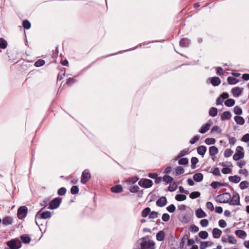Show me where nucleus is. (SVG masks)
I'll use <instances>...</instances> for the list:
<instances>
[{"mask_svg": "<svg viewBox=\"0 0 249 249\" xmlns=\"http://www.w3.org/2000/svg\"><path fill=\"white\" fill-rule=\"evenodd\" d=\"M235 233L237 236L242 239H244L247 235L246 232L244 231L241 230H236L235 231Z\"/></svg>", "mask_w": 249, "mask_h": 249, "instance_id": "nucleus-21", "label": "nucleus"}, {"mask_svg": "<svg viewBox=\"0 0 249 249\" xmlns=\"http://www.w3.org/2000/svg\"><path fill=\"white\" fill-rule=\"evenodd\" d=\"M249 185V182L247 181H243L240 182L239 186L241 189H245L248 187Z\"/></svg>", "mask_w": 249, "mask_h": 249, "instance_id": "nucleus-46", "label": "nucleus"}, {"mask_svg": "<svg viewBox=\"0 0 249 249\" xmlns=\"http://www.w3.org/2000/svg\"><path fill=\"white\" fill-rule=\"evenodd\" d=\"M189 150L188 148L184 149V150L181 151L177 157L174 159L175 160H178L179 158H181L182 157L185 156V155L188 154V151Z\"/></svg>", "mask_w": 249, "mask_h": 249, "instance_id": "nucleus-28", "label": "nucleus"}, {"mask_svg": "<svg viewBox=\"0 0 249 249\" xmlns=\"http://www.w3.org/2000/svg\"><path fill=\"white\" fill-rule=\"evenodd\" d=\"M200 224L202 227H206L208 225L209 221L206 219H203L200 221Z\"/></svg>", "mask_w": 249, "mask_h": 249, "instance_id": "nucleus-60", "label": "nucleus"}, {"mask_svg": "<svg viewBox=\"0 0 249 249\" xmlns=\"http://www.w3.org/2000/svg\"><path fill=\"white\" fill-rule=\"evenodd\" d=\"M243 148L241 146H238L236 149V153L233 156V159L235 160H238L244 157V153L242 151Z\"/></svg>", "mask_w": 249, "mask_h": 249, "instance_id": "nucleus-5", "label": "nucleus"}, {"mask_svg": "<svg viewBox=\"0 0 249 249\" xmlns=\"http://www.w3.org/2000/svg\"><path fill=\"white\" fill-rule=\"evenodd\" d=\"M198 235L201 239H205L208 236V233L206 231H201L199 232Z\"/></svg>", "mask_w": 249, "mask_h": 249, "instance_id": "nucleus-42", "label": "nucleus"}, {"mask_svg": "<svg viewBox=\"0 0 249 249\" xmlns=\"http://www.w3.org/2000/svg\"><path fill=\"white\" fill-rule=\"evenodd\" d=\"M45 62L44 60L40 59L37 60L35 62L34 65L36 67H39L43 66L45 64Z\"/></svg>", "mask_w": 249, "mask_h": 249, "instance_id": "nucleus-45", "label": "nucleus"}, {"mask_svg": "<svg viewBox=\"0 0 249 249\" xmlns=\"http://www.w3.org/2000/svg\"><path fill=\"white\" fill-rule=\"evenodd\" d=\"M139 241H141L140 243L141 249H150L155 245L154 242L151 243L150 240L147 241L145 238H142Z\"/></svg>", "mask_w": 249, "mask_h": 249, "instance_id": "nucleus-4", "label": "nucleus"}, {"mask_svg": "<svg viewBox=\"0 0 249 249\" xmlns=\"http://www.w3.org/2000/svg\"><path fill=\"white\" fill-rule=\"evenodd\" d=\"M141 187L148 188L153 185V182L151 180L147 178H142L138 182Z\"/></svg>", "mask_w": 249, "mask_h": 249, "instance_id": "nucleus-9", "label": "nucleus"}, {"mask_svg": "<svg viewBox=\"0 0 249 249\" xmlns=\"http://www.w3.org/2000/svg\"><path fill=\"white\" fill-rule=\"evenodd\" d=\"M167 203V199L165 196H161L156 201V205L160 207H162L166 205Z\"/></svg>", "mask_w": 249, "mask_h": 249, "instance_id": "nucleus-11", "label": "nucleus"}, {"mask_svg": "<svg viewBox=\"0 0 249 249\" xmlns=\"http://www.w3.org/2000/svg\"><path fill=\"white\" fill-rule=\"evenodd\" d=\"M151 209L149 207H147L143 210L142 213V216L143 217H146L148 215H149Z\"/></svg>", "mask_w": 249, "mask_h": 249, "instance_id": "nucleus-33", "label": "nucleus"}, {"mask_svg": "<svg viewBox=\"0 0 249 249\" xmlns=\"http://www.w3.org/2000/svg\"><path fill=\"white\" fill-rule=\"evenodd\" d=\"M233 152V151L231 150V149H226L224 153V157L225 158L230 157L232 155Z\"/></svg>", "mask_w": 249, "mask_h": 249, "instance_id": "nucleus-44", "label": "nucleus"}, {"mask_svg": "<svg viewBox=\"0 0 249 249\" xmlns=\"http://www.w3.org/2000/svg\"><path fill=\"white\" fill-rule=\"evenodd\" d=\"M184 169L181 166H177L176 168V175L177 176L183 174Z\"/></svg>", "mask_w": 249, "mask_h": 249, "instance_id": "nucleus-47", "label": "nucleus"}, {"mask_svg": "<svg viewBox=\"0 0 249 249\" xmlns=\"http://www.w3.org/2000/svg\"><path fill=\"white\" fill-rule=\"evenodd\" d=\"M227 80L230 85H234L239 82L238 79H227Z\"/></svg>", "mask_w": 249, "mask_h": 249, "instance_id": "nucleus-61", "label": "nucleus"}, {"mask_svg": "<svg viewBox=\"0 0 249 249\" xmlns=\"http://www.w3.org/2000/svg\"><path fill=\"white\" fill-rule=\"evenodd\" d=\"M178 164L179 165H187L188 164V159L186 158H181L178 160Z\"/></svg>", "mask_w": 249, "mask_h": 249, "instance_id": "nucleus-50", "label": "nucleus"}, {"mask_svg": "<svg viewBox=\"0 0 249 249\" xmlns=\"http://www.w3.org/2000/svg\"><path fill=\"white\" fill-rule=\"evenodd\" d=\"M43 209H44V208H43L39 211H38L36 213V214L35 216L36 222V225H38V223L37 222V219H46L47 218H50L52 216V213L49 211H45V212L41 213V211H42V210Z\"/></svg>", "mask_w": 249, "mask_h": 249, "instance_id": "nucleus-2", "label": "nucleus"}, {"mask_svg": "<svg viewBox=\"0 0 249 249\" xmlns=\"http://www.w3.org/2000/svg\"><path fill=\"white\" fill-rule=\"evenodd\" d=\"M158 216V213L155 211H152L150 212L149 218L150 219L156 218Z\"/></svg>", "mask_w": 249, "mask_h": 249, "instance_id": "nucleus-58", "label": "nucleus"}, {"mask_svg": "<svg viewBox=\"0 0 249 249\" xmlns=\"http://www.w3.org/2000/svg\"><path fill=\"white\" fill-rule=\"evenodd\" d=\"M211 132L214 133V132H217V133H220L221 130L219 128V127L217 125L213 126L212 128L211 129Z\"/></svg>", "mask_w": 249, "mask_h": 249, "instance_id": "nucleus-62", "label": "nucleus"}, {"mask_svg": "<svg viewBox=\"0 0 249 249\" xmlns=\"http://www.w3.org/2000/svg\"><path fill=\"white\" fill-rule=\"evenodd\" d=\"M22 26L25 29H29L31 25L30 22L27 19H25L22 22Z\"/></svg>", "mask_w": 249, "mask_h": 249, "instance_id": "nucleus-36", "label": "nucleus"}, {"mask_svg": "<svg viewBox=\"0 0 249 249\" xmlns=\"http://www.w3.org/2000/svg\"><path fill=\"white\" fill-rule=\"evenodd\" d=\"M175 198L178 201H181L186 199V196L184 195L178 194L176 196Z\"/></svg>", "mask_w": 249, "mask_h": 249, "instance_id": "nucleus-41", "label": "nucleus"}, {"mask_svg": "<svg viewBox=\"0 0 249 249\" xmlns=\"http://www.w3.org/2000/svg\"><path fill=\"white\" fill-rule=\"evenodd\" d=\"M191 167L192 169H195L196 168V164L198 162V160L196 157H193L191 160Z\"/></svg>", "mask_w": 249, "mask_h": 249, "instance_id": "nucleus-35", "label": "nucleus"}, {"mask_svg": "<svg viewBox=\"0 0 249 249\" xmlns=\"http://www.w3.org/2000/svg\"><path fill=\"white\" fill-rule=\"evenodd\" d=\"M235 104V100L233 99H228L225 102V105L227 107H231Z\"/></svg>", "mask_w": 249, "mask_h": 249, "instance_id": "nucleus-30", "label": "nucleus"}, {"mask_svg": "<svg viewBox=\"0 0 249 249\" xmlns=\"http://www.w3.org/2000/svg\"><path fill=\"white\" fill-rule=\"evenodd\" d=\"M234 121L235 122L240 125H243L245 123L244 119L241 116H235L234 118Z\"/></svg>", "mask_w": 249, "mask_h": 249, "instance_id": "nucleus-27", "label": "nucleus"}, {"mask_svg": "<svg viewBox=\"0 0 249 249\" xmlns=\"http://www.w3.org/2000/svg\"><path fill=\"white\" fill-rule=\"evenodd\" d=\"M177 188V185H176L175 182H173V183H170V185L168 187V189L170 192H173L175 191Z\"/></svg>", "mask_w": 249, "mask_h": 249, "instance_id": "nucleus-53", "label": "nucleus"}, {"mask_svg": "<svg viewBox=\"0 0 249 249\" xmlns=\"http://www.w3.org/2000/svg\"><path fill=\"white\" fill-rule=\"evenodd\" d=\"M231 198V195L229 193H224L218 195L216 197V201L220 203H229V200Z\"/></svg>", "mask_w": 249, "mask_h": 249, "instance_id": "nucleus-1", "label": "nucleus"}, {"mask_svg": "<svg viewBox=\"0 0 249 249\" xmlns=\"http://www.w3.org/2000/svg\"><path fill=\"white\" fill-rule=\"evenodd\" d=\"M7 43L3 38H0V48L4 49L7 47Z\"/></svg>", "mask_w": 249, "mask_h": 249, "instance_id": "nucleus-37", "label": "nucleus"}, {"mask_svg": "<svg viewBox=\"0 0 249 249\" xmlns=\"http://www.w3.org/2000/svg\"><path fill=\"white\" fill-rule=\"evenodd\" d=\"M215 71L216 72V74L220 76H224V71L220 67H215Z\"/></svg>", "mask_w": 249, "mask_h": 249, "instance_id": "nucleus-49", "label": "nucleus"}, {"mask_svg": "<svg viewBox=\"0 0 249 249\" xmlns=\"http://www.w3.org/2000/svg\"><path fill=\"white\" fill-rule=\"evenodd\" d=\"M226 137L228 138L229 140V143L231 145H233L236 142V139L235 138L231 137L229 135H227Z\"/></svg>", "mask_w": 249, "mask_h": 249, "instance_id": "nucleus-51", "label": "nucleus"}, {"mask_svg": "<svg viewBox=\"0 0 249 249\" xmlns=\"http://www.w3.org/2000/svg\"><path fill=\"white\" fill-rule=\"evenodd\" d=\"M28 209L26 206H21L18 210V217L20 219H23L27 215Z\"/></svg>", "mask_w": 249, "mask_h": 249, "instance_id": "nucleus-8", "label": "nucleus"}, {"mask_svg": "<svg viewBox=\"0 0 249 249\" xmlns=\"http://www.w3.org/2000/svg\"><path fill=\"white\" fill-rule=\"evenodd\" d=\"M62 200V199L61 197H57L54 198L49 202V206L48 208L52 210L57 208L61 203Z\"/></svg>", "mask_w": 249, "mask_h": 249, "instance_id": "nucleus-3", "label": "nucleus"}, {"mask_svg": "<svg viewBox=\"0 0 249 249\" xmlns=\"http://www.w3.org/2000/svg\"><path fill=\"white\" fill-rule=\"evenodd\" d=\"M207 150V148L204 145H201L198 147L197 148V152L198 154L202 155V156L205 154Z\"/></svg>", "mask_w": 249, "mask_h": 249, "instance_id": "nucleus-23", "label": "nucleus"}, {"mask_svg": "<svg viewBox=\"0 0 249 249\" xmlns=\"http://www.w3.org/2000/svg\"><path fill=\"white\" fill-rule=\"evenodd\" d=\"M180 221L183 223H188L190 221V218L187 214L183 215L180 218Z\"/></svg>", "mask_w": 249, "mask_h": 249, "instance_id": "nucleus-43", "label": "nucleus"}, {"mask_svg": "<svg viewBox=\"0 0 249 249\" xmlns=\"http://www.w3.org/2000/svg\"><path fill=\"white\" fill-rule=\"evenodd\" d=\"M229 204L232 206H237L240 204V196L237 193L234 192L233 193L232 197H231V199L229 201Z\"/></svg>", "mask_w": 249, "mask_h": 249, "instance_id": "nucleus-6", "label": "nucleus"}, {"mask_svg": "<svg viewBox=\"0 0 249 249\" xmlns=\"http://www.w3.org/2000/svg\"><path fill=\"white\" fill-rule=\"evenodd\" d=\"M91 178V175L88 170H85L82 172L81 179V182L85 184H86Z\"/></svg>", "mask_w": 249, "mask_h": 249, "instance_id": "nucleus-10", "label": "nucleus"}, {"mask_svg": "<svg viewBox=\"0 0 249 249\" xmlns=\"http://www.w3.org/2000/svg\"><path fill=\"white\" fill-rule=\"evenodd\" d=\"M218 152V149L215 146H212L209 147V153L211 157H215Z\"/></svg>", "mask_w": 249, "mask_h": 249, "instance_id": "nucleus-17", "label": "nucleus"}, {"mask_svg": "<svg viewBox=\"0 0 249 249\" xmlns=\"http://www.w3.org/2000/svg\"><path fill=\"white\" fill-rule=\"evenodd\" d=\"M213 175L216 176H220L221 174L220 172L219 169L218 167L215 168L212 172Z\"/></svg>", "mask_w": 249, "mask_h": 249, "instance_id": "nucleus-64", "label": "nucleus"}, {"mask_svg": "<svg viewBox=\"0 0 249 249\" xmlns=\"http://www.w3.org/2000/svg\"><path fill=\"white\" fill-rule=\"evenodd\" d=\"M140 188L138 185H134L132 186L130 189L129 191L132 193H137L139 192Z\"/></svg>", "mask_w": 249, "mask_h": 249, "instance_id": "nucleus-57", "label": "nucleus"}, {"mask_svg": "<svg viewBox=\"0 0 249 249\" xmlns=\"http://www.w3.org/2000/svg\"><path fill=\"white\" fill-rule=\"evenodd\" d=\"M215 139L214 138H206L205 140V142L208 145L213 144L215 143Z\"/></svg>", "mask_w": 249, "mask_h": 249, "instance_id": "nucleus-48", "label": "nucleus"}, {"mask_svg": "<svg viewBox=\"0 0 249 249\" xmlns=\"http://www.w3.org/2000/svg\"><path fill=\"white\" fill-rule=\"evenodd\" d=\"M13 219L11 216H6L2 219V224L5 226L11 225L13 223Z\"/></svg>", "mask_w": 249, "mask_h": 249, "instance_id": "nucleus-14", "label": "nucleus"}, {"mask_svg": "<svg viewBox=\"0 0 249 249\" xmlns=\"http://www.w3.org/2000/svg\"><path fill=\"white\" fill-rule=\"evenodd\" d=\"M138 179L139 178L137 177H133L129 178L127 181L130 183L134 184L138 180Z\"/></svg>", "mask_w": 249, "mask_h": 249, "instance_id": "nucleus-63", "label": "nucleus"}, {"mask_svg": "<svg viewBox=\"0 0 249 249\" xmlns=\"http://www.w3.org/2000/svg\"><path fill=\"white\" fill-rule=\"evenodd\" d=\"M228 242L231 244H235L237 242V240L232 235L228 236Z\"/></svg>", "mask_w": 249, "mask_h": 249, "instance_id": "nucleus-52", "label": "nucleus"}, {"mask_svg": "<svg viewBox=\"0 0 249 249\" xmlns=\"http://www.w3.org/2000/svg\"><path fill=\"white\" fill-rule=\"evenodd\" d=\"M229 180L231 182L234 183H237L240 182L241 178L240 177L235 175L234 176H230L229 177Z\"/></svg>", "mask_w": 249, "mask_h": 249, "instance_id": "nucleus-25", "label": "nucleus"}, {"mask_svg": "<svg viewBox=\"0 0 249 249\" xmlns=\"http://www.w3.org/2000/svg\"><path fill=\"white\" fill-rule=\"evenodd\" d=\"M22 242L24 244L29 243L31 241V238L26 235H22L20 236Z\"/></svg>", "mask_w": 249, "mask_h": 249, "instance_id": "nucleus-29", "label": "nucleus"}, {"mask_svg": "<svg viewBox=\"0 0 249 249\" xmlns=\"http://www.w3.org/2000/svg\"><path fill=\"white\" fill-rule=\"evenodd\" d=\"M231 117V114L230 111H224L221 115L222 121L228 120Z\"/></svg>", "mask_w": 249, "mask_h": 249, "instance_id": "nucleus-18", "label": "nucleus"}, {"mask_svg": "<svg viewBox=\"0 0 249 249\" xmlns=\"http://www.w3.org/2000/svg\"><path fill=\"white\" fill-rule=\"evenodd\" d=\"M194 180L196 182H200L203 179V175L201 173H197L194 174L193 176Z\"/></svg>", "mask_w": 249, "mask_h": 249, "instance_id": "nucleus-22", "label": "nucleus"}, {"mask_svg": "<svg viewBox=\"0 0 249 249\" xmlns=\"http://www.w3.org/2000/svg\"><path fill=\"white\" fill-rule=\"evenodd\" d=\"M79 192V188L77 186H73L71 189V193L72 195L77 194Z\"/></svg>", "mask_w": 249, "mask_h": 249, "instance_id": "nucleus-54", "label": "nucleus"}, {"mask_svg": "<svg viewBox=\"0 0 249 249\" xmlns=\"http://www.w3.org/2000/svg\"><path fill=\"white\" fill-rule=\"evenodd\" d=\"M188 238V235L185 234L181 238V242L180 243L179 246L181 248H183L185 244L186 241Z\"/></svg>", "mask_w": 249, "mask_h": 249, "instance_id": "nucleus-32", "label": "nucleus"}, {"mask_svg": "<svg viewBox=\"0 0 249 249\" xmlns=\"http://www.w3.org/2000/svg\"><path fill=\"white\" fill-rule=\"evenodd\" d=\"M162 220L164 222H167L170 219V215L167 213H164L162 215Z\"/></svg>", "mask_w": 249, "mask_h": 249, "instance_id": "nucleus-59", "label": "nucleus"}, {"mask_svg": "<svg viewBox=\"0 0 249 249\" xmlns=\"http://www.w3.org/2000/svg\"><path fill=\"white\" fill-rule=\"evenodd\" d=\"M190 43V40L187 38H182L179 41V46L181 47H188Z\"/></svg>", "mask_w": 249, "mask_h": 249, "instance_id": "nucleus-12", "label": "nucleus"}, {"mask_svg": "<svg viewBox=\"0 0 249 249\" xmlns=\"http://www.w3.org/2000/svg\"><path fill=\"white\" fill-rule=\"evenodd\" d=\"M212 244V243L211 242H208V241L202 242L200 245V249H205L209 245H211Z\"/></svg>", "mask_w": 249, "mask_h": 249, "instance_id": "nucleus-34", "label": "nucleus"}, {"mask_svg": "<svg viewBox=\"0 0 249 249\" xmlns=\"http://www.w3.org/2000/svg\"><path fill=\"white\" fill-rule=\"evenodd\" d=\"M217 114V109L216 108L213 107L209 110V115L212 117H215Z\"/></svg>", "mask_w": 249, "mask_h": 249, "instance_id": "nucleus-39", "label": "nucleus"}, {"mask_svg": "<svg viewBox=\"0 0 249 249\" xmlns=\"http://www.w3.org/2000/svg\"><path fill=\"white\" fill-rule=\"evenodd\" d=\"M242 89L239 87H235L232 89V93L235 97H239L242 93Z\"/></svg>", "mask_w": 249, "mask_h": 249, "instance_id": "nucleus-13", "label": "nucleus"}, {"mask_svg": "<svg viewBox=\"0 0 249 249\" xmlns=\"http://www.w3.org/2000/svg\"><path fill=\"white\" fill-rule=\"evenodd\" d=\"M111 191L115 193H121L123 191V187L121 185H116L111 188Z\"/></svg>", "mask_w": 249, "mask_h": 249, "instance_id": "nucleus-20", "label": "nucleus"}, {"mask_svg": "<svg viewBox=\"0 0 249 249\" xmlns=\"http://www.w3.org/2000/svg\"><path fill=\"white\" fill-rule=\"evenodd\" d=\"M212 234L214 238H219L222 234V231L219 229L214 228Z\"/></svg>", "mask_w": 249, "mask_h": 249, "instance_id": "nucleus-19", "label": "nucleus"}, {"mask_svg": "<svg viewBox=\"0 0 249 249\" xmlns=\"http://www.w3.org/2000/svg\"><path fill=\"white\" fill-rule=\"evenodd\" d=\"M196 216L198 218L205 217L207 216L206 213L201 208L197 209L196 211Z\"/></svg>", "mask_w": 249, "mask_h": 249, "instance_id": "nucleus-16", "label": "nucleus"}, {"mask_svg": "<svg viewBox=\"0 0 249 249\" xmlns=\"http://www.w3.org/2000/svg\"><path fill=\"white\" fill-rule=\"evenodd\" d=\"M67 190L65 187H61L58 190L57 194L59 196H64L66 193Z\"/></svg>", "mask_w": 249, "mask_h": 249, "instance_id": "nucleus-56", "label": "nucleus"}, {"mask_svg": "<svg viewBox=\"0 0 249 249\" xmlns=\"http://www.w3.org/2000/svg\"><path fill=\"white\" fill-rule=\"evenodd\" d=\"M6 244L11 249H18L20 247V242L18 240L12 239L7 242Z\"/></svg>", "mask_w": 249, "mask_h": 249, "instance_id": "nucleus-7", "label": "nucleus"}, {"mask_svg": "<svg viewBox=\"0 0 249 249\" xmlns=\"http://www.w3.org/2000/svg\"><path fill=\"white\" fill-rule=\"evenodd\" d=\"M233 112L235 114L240 115L242 114V109L240 107L236 106L234 107Z\"/></svg>", "mask_w": 249, "mask_h": 249, "instance_id": "nucleus-38", "label": "nucleus"}, {"mask_svg": "<svg viewBox=\"0 0 249 249\" xmlns=\"http://www.w3.org/2000/svg\"><path fill=\"white\" fill-rule=\"evenodd\" d=\"M210 79H208L207 83L208 84L211 83L213 86H217L221 83L220 79H211L210 81Z\"/></svg>", "mask_w": 249, "mask_h": 249, "instance_id": "nucleus-24", "label": "nucleus"}, {"mask_svg": "<svg viewBox=\"0 0 249 249\" xmlns=\"http://www.w3.org/2000/svg\"><path fill=\"white\" fill-rule=\"evenodd\" d=\"M211 124L209 123H206L203 125L200 129L199 130V132L201 134H204L207 132L210 129Z\"/></svg>", "mask_w": 249, "mask_h": 249, "instance_id": "nucleus-15", "label": "nucleus"}, {"mask_svg": "<svg viewBox=\"0 0 249 249\" xmlns=\"http://www.w3.org/2000/svg\"><path fill=\"white\" fill-rule=\"evenodd\" d=\"M200 196V192H199L198 191H195V192H193L191 193L190 194L189 196L191 199H195L196 198L199 197Z\"/></svg>", "mask_w": 249, "mask_h": 249, "instance_id": "nucleus-40", "label": "nucleus"}, {"mask_svg": "<svg viewBox=\"0 0 249 249\" xmlns=\"http://www.w3.org/2000/svg\"><path fill=\"white\" fill-rule=\"evenodd\" d=\"M163 180L167 183H172L173 181V178L171 176L168 175H165L162 178Z\"/></svg>", "mask_w": 249, "mask_h": 249, "instance_id": "nucleus-31", "label": "nucleus"}, {"mask_svg": "<svg viewBox=\"0 0 249 249\" xmlns=\"http://www.w3.org/2000/svg\"><path fill=\"white\" fill-rule=\"evenodd\" d=\"M165 233L162 231H160L156 235V238L158 241H162L164 240Z\"/></svg>", "mask_w": 249, "mask_h": 249, "instance_id": "nucleus-26", "label": "nucleus"}, {"mask_svg": "<svg viewBox=\"0 0 249 249\" xmlns=\"http://www.w3.org/2000/svg\"><path fill=\"white\" fill-rule=\"evenodd\" d=\"M166 210L170 213H174L176 210V207L174 204H171L166 208Z\"/></svg>", "mask_w": 249, "mask_h": 249, "instance_id": "nucleus-55", "label": "nucleus"}]
</instances>
